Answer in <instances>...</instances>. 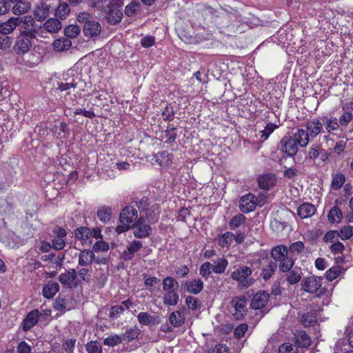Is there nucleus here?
I'll use <instances>...</instances> for the list:
<instances>
[{
    "mask_svg": "<svg viewBox=\"0 0 353 353\" xmlns=\"http://www.w3.org/2000/svg\"><path fill=\"white\" fill-rule=\"evenodd\" d=\"M77 21L83 24V32L88 38L97 37L101 31V24L88 12H80L77 15Z\"/></svg>",
    "mask_w": 353,
    "mask_h": 353,
    "instance_id": "obj_1",
    "label": "nucleus"
},
{
    "mask_svg": "<svg viewBox=\"0 0 353 353\" xmlns=\"http://www.w3.org/2000/svg\"><path fill=\"white\" fill-rule=\"evenodd\" d=\"M179 283L173 277H166L163 280V303L168 305L177 304L179 296L177 293Z\"/></svg>",
    "mask_w": 353,
    "mask_h": 353,
    "instance_id": "obj_2",
    "label": "nucleus"
},
{
    "mask_svg": "<svg viewBox=\"0 0 353 353\" xmlns=\"http://www.w3.org/2000/svg\"><path fill=\"white\" fill-rule=\"evenodd\" d=\"M272 256L279 261V268L283 272H288L294 265V259L288 253L287 247L279 245L274 248L271 252Z\"/></svg>",
    "mask_w": 353,
    "mask_h": 353,
    "instance_id": "obj_3",
    "label": "nucleus"
},
{
    "mask_svg": "<svg viewBox=\"0 0 353 353\" xmlns=\"http://www.w3.org/2000/svg\"><path fill=\"white\" fill-rule=\"evenodd\" d=\"M252 274V270L246 266H241L232 273V279L239 282V285L241 288H248L253 282L250 276Z\"/></svg>",
    "mask_w": 353,
    "mask_h": 353,
    "instance_id": "obj_4",
    "label": "nucleus"
},
{
    "mask_svg": "<svg viewBox=\"0 0 353 353\" xmlns=\"http://www.w3.org/2000/svg\"><path fill=\"white\" fill-rule=\"evenodd\" d=\"M32 34L30 31H23L21 37H19L14 46V51L16 54L21 55L29 52L32 47L30 39Z\"/></svg>",
    "mask_w": 353,
    "mask_h": 353,
    "instance_id": "obj_5",
    "label": "nucleus"
},
{
    "mask_svg": "<svg viewBox=\"0 0 353 353\" xmlns=\"http://www.w3.org/2000/svg\"><path fill=\"white\" fill-rule=\"evenodd\" d=\"M322 285V279L316 276L304 278L301 282V288L310 294L316 293Z\"/></svg>",
    "mask_w": 353,
    "mask_h": 353,
    "instance_id": "obj_6",
    "label": "nucleus"
},
{
    "mask_svg": "<svg viewBox=\"0 0 353 353\" xmlns=\"http://www.w3.org/2000/svg\"><path fill=\"white\" fill-rule=\"evenodd\" d=\"M246 311V301L244 296L235 297L232 300L230 312L234 318L241 319Z\"/></svg>",
    "mask_w": 353,
    "mask_h": 353,
    "instance_id": "obj_7",
    "label": "nucleus"
},
{
    "mask_svg": "<svg viewBox=\"0 0 353 353\" xmlns=\"http://www.w3.org/2000/svg\"><path fill=\"white\" fill-rule=\"evenodd\" d=\"M281 150L289 157L294 156L298 151V145L292 136L285 135L280 141Z\"/></svg>",
    "mask_w": 353,
    "mask_h": 353,
    "instance_id": "obj_8",
    "label": "nucleus"
},
{
    "mask_svg": "<svg viewBox=\"0 0 353 353\" xmlns=\"http://www.w3.org/2000/svg\"><path fill=\"white\" fill-rule=\"evenodd\" d=\"M65 83H61L59 85V89L61 91L68 90L72 88H74L79 80V76L74 70L70 69L64 74Z\"/></svg>",
    "mask_w": 353,
    "mask_h": 353,
    "instance_id": "obj_9",
    "label": "nucleus"
},
{
    "mask_svg": "<svg viewBox=\"0 0 353 353\" xmlns=\"http://www.w3.org/2000/svg\"><path fill=\"white\" fill-rule=\"evenodd\" d=\"M257 206L256 196L253 194H248L241 197L239 208L244 213L253 211Z\"/></svg>",
    "mask_w": 353,
    "mask_h": 353,
    "instance_id": "obj_10",
    "label": "nucleus"
},
{
    "mask_svg": "<svg viewBox=\"0 0 353 353\" xmlns=\"http://www.w3.org/2000/svg\"><path fill=\"white\" fill-rule=\"evenodd\" d=\"M134 235L137 238H144L151 232L150 226L143 219H139L133 225Z\"/></svg>",
    "mask_w": 353,
    "mask_h": 353,
    "instance_id": "obj_11",
    "label": "nucleus"
},
{
    "mask_svg": "<svg viewBox=\"0 0 353 353\" xmlns=\"http://www.w3.org/2000/svg\"><path fill=\"white\" fill-rule=\"evenodd\" d=\"M138 217L137 211L132 206L125 207L121 212L119 220L130 225Z\"/></svg>",
    "mask_w": 353,
    "mask_h": 353,
    "instance_id": "obj_12",
    "label": "nucleus"
},
{
    "mask_svg": "<svg viewBox=\"0 0 353 353\" xmlns=\"http://www.w3.org/2000/svg\"><path fill=\"white\" fill-rule=\"evenodd\" d=\"M75 236L82 245L89 246L92 244L91 230L87 227H81L75 231Z\"/></svg>",
    "mask_w": 353,
    "mask_h": 353,
    "instance_id": "obj_13",
    "label": "nucleus"
},
{
    "mask_svg": "<svg viewBox=\"0 0 353 353\" xmlns=\"http://www.w3.org/2000/svg\"><path fill=\"white\" fill-rule=\"evenodd\" d=\"M143 247L141 241L134 240L130 243L126 250L122 253V257L125 261H130L132 259L135 253H137Z\"/></svg>",
    "mask_w": 353,
    "mask_h": 353,
    "instance_id": "obj_14",
    "label": "nucleus"
},
{
    "mask_svg": "<svg viewBox=\"0 0 353 353\" xmlns=\"http://www.w3.org/2000/svg\"><path fill=\"white\" fill-rule=\"evenodd\" d=\"M269 294L265 292H259L253 297L250 303L253 309L263 308L268 303Z\"/></svg>",
    "mask_w": 353,
    "mask_h": 353,
    "instance_id": "obj_15",
    "label": "nucleus"
},
{
    "mask_svg": "<svg viewBox=\"0 0 353 353\" xmlns=\"http://www.w3.org/2000/svg\"><path fill=\"white\" fill-rule=\"evenodd\" d=\"M12 12L15 15H21L27 12L30 4L26 0H12Z\"/></svg>",
    "mask_w": 353,
    "mask_h": 353,
    "instance_id": "obj_16",
    "label": "nucleus"
},
{
    "mask_svg": "<svg viewBox=\"0 0 353 353\" xmlns=\"http://www.w3.org/2000/svg\"><path fill=\"white\" fill-rule=\"evenodd\" d=\"M20 21L18 17H11L8 21L0 23V33L4 35L9 34L18 26Z\"/></svg>",
    "mask_w": 353,
    "mask_h": 353,
    "instance_id": "obj_17",
    "label": "nucleus"
},
{
    "mask_svg": "<svg viewBox=\"0 0 353 353\" xmlns=\"http://www.w3.org/2000/svg\"><path fill=\"white\" fill-rule=\"evenodd\" d=\"M316 210V208L313 204L305 203L297 208V214L300 218L307 219L313 216Z\"/></svg>",
    "mask_w": 353,
    "mask_h": 353,
    "instance_id": "obj_18",
    "label": "nucleus"
},
{
    "mask_svg": "<svg viewBox=\"0 0 353 353\" xmlns=\"http://www.w3.org/2000/svg\"><path fill=\"white\" fill-rule=\"evenodd\" d=\"M258 182L260 188L268 190L274 185L276 178L272 174H265L259 177Z\"/></svg>",
    "mask_w": 353,
    "mask_h": 353,
    "instance_id": "obj_19",
    "label": "nucleus"
},
{
    "mask_svg": "<svg viewBox=\"0 0 353 353\" xmlns=\"http://www.w3.org/2000/svg\"><path fill=\"white\" fill-rule=\"evenodd\" d=\"M57 236L52 240V246L55 250H59L64 248L65 243L64 238L66 236V232L64 229L58 228L55 230Z\"/></svg>",
    "mask_w": 353,
    "mask_h": 353,
    "instance_id": "obj_20",
    "label": "nucleus"
},
{
    "mask_svg": "<svg viewBox=\"0 0 353 353\" xmlns=\"http://www.w3.org/2000/svg\"><path fill=\"white\" fill-rule=\"evenodd\" d=\"M39 312L34 310L28 313L23 321V330L27 331L30 330L38 321Z\"/></svg>",
    "mask_w": 353,
    "mask_h": 353,
    "instance_id": "obj_21",
    "label": "nucleus"
},
{
    "mask_svg": "<svg viewBox=\"0 0 353 353\" xmlns=\"http://www.w3.org/2000/svg\"><path fill=\"white\" fill-rule=\"evenodd\" d=\"M122 16L123 12L119 8L112 6L109 8L106 17L110 24L114 25L120 22Z\"/></svg>",
    "mask_w": 353,
    "mask_h": 353,
    "instance_id": "obj_22",
    "label": "nucleus"
},
{
    "mask_svg": "<svg viewBox=\"0 0 353 353\" xmlns=\"http://www.w3.org/2000/svg\"><path fill=\"white\" fill-rule=\"evenodd\" d=\"M305 128L309 137H314L321 132L323 125L319 120H312L307 123Z\"/></svg>",
    "mask_w": 353,
    "mask_h": 353,
    "instance_id": "obj_23",
    "label": "nucleus"
},
{
    "mask_svg": "<svg viewBox=\"0 0 353 353\" xmlns=\"http://www.w3.org/2000/svg\"><path fill=\"white\" fill-rule=\"evenodd\" d=\"M292 137L301 147H305L309 143V134L304 129H299Z\"/></svg>",
    "mask_w": 353,
    "mask_h": 353,
    "instance_id": "obj_24",
    "label": "nucleus"
},
{
    "mask_svg": "<svg viewBox=\"0 0 353 353\" xmlns=\"http://www.w3.org/2000/svg\"><path fill=\"white\" fill-rule=\"evenodd\" d=\"M94 259V254L90 250H84L79 253V264L82 266L90 265Z\"/></svg>",
    "mask_w": 353,
    "mask_h": 353,
    "instance_id": "obj_25",
    "label": "nucleus"
},
{
    "mask_svg": "<svg viewBox=\"0 0 353 353\" xmlns=\"http://www.w3.org/2000/svg\"><path fill=\"white\" fill-rule=\"evenodd\" d=\"M185 287L188 292L193 294H198L202 290L203 288V283L199 279H194L187 281L185 284Z\"/></svg>",
    "mask_w": 353,
    "mask_h": 353,
    "instance_id": "obj_26",
    "label": "nucleus"
},
{
    "mask_svg": "<svg viewBox=\"0 0 353 353\" xmlns=\"http://www.w3.org/2000/svg\"><path fill=\"white\" fill-rule=\"evenodd\" d=\"M76 271L71 270L70 271L61 274L59 276V281L63 285L71 288L76 278Z\"/></svg>",
    "mask_w": 353,
    "mask_h": 353,
    "instance_id": "obj_27",
    "label": "nucleus"
},
{
    "mask_svg": "<svg viewBox=\"0 0 353 353\" xmlns=\"http://www.w3.org/2000/svg\"><path fill=\"white\" fill-rule=\"evenodd\" d=\"M72 42L68 38H60L54 41L52 46L54 50L62 52L70 48Z\"/></svg>",
    "mask_w": 353,
    "mask_h": 353,
    "instance_id": "obj_28",
    "label": "nucleus"
},
{
    "mask_svg": "<svg viewBox=\"0 0 353 353\" xmlns=\"http://www.w3.org/2000/svg\"><path fill=\"white\" fill-rule=\"evenodd\" d=\"M43 26L46 31L54 33L61 28V23L57 19L51 18L44 23Z\"/></svg>",
    "mask_w": 353,
    "mask_h": 353,
    "instance_id": "obj_29",
    "label": "nucleus"
},
{
    "mask_svg": "<svg viewBox=\"0 0 353 353\" xmlns=\"http://www.w3.org/2000/svg\"><path fill=\"white\" fill-rule=\"evenodd\" d=\"M59 285L57 283H48L43 289V295L47 299L52 298L59 291Z\"/></svg>",
    "mask_w": 353,
    "mask_h": 353,
    "instance_id": "obj_30",
    "label": "nucleus"
},
{
    "mask_svg": "<svg viewBox=\"0 0 353 353\" xmlns=\"http://www.w3.org/2000/svg\"><path fill=\"white\" fill-rule=\"evenodd\" d=\"M49 14V8L43 3L38 5L34 10V15L38 21H43Z\"/></svg>",
    "mask_w": 353,
    "mask_h": 353,
    "instance_id": "obj_31",
    "label": "nucleus"
},
{
    "mask_svg": "<svg viewBox=\"0 0 353 353\" xmlns=\"http://www.w3.org/2000/svg\"><path fill=\"white\" fill-rule=\"evenodd\" d=\"M288 272H289L286 275V280L290 284H296L300 281L302 272L299 269L295 268Z\"/></svg>",
    "mask_w": 353,
    "mask_h": 353,
    "instance_id": "obj_32",
    "label": "nucleus"
},
{
    "mask_svg": "<svg viewBox=\"0 0 353 353\" xmlns=\"http://www.w3.org/2000/svg\"><path fill=\"white\" fill-rule=\"evenodd\" d=\"M295 338L297 344L301 347H307L311 344L310 336L304 332H299Z\"/></svg>",
    "mask_w": 353,
    "mask_h": 353,
    "instance_id": "obj_33",
    "label": "nucleus"
},
{
    "mask_svg": "<svg viewBox=\"0 0 353 353\" xmlns=\"http://www.w3.org/2000/svg\"><path fill=\"white\" fill-rule=\"evenodd\" d=\"M112 209L108 206H103L97 211V217L99 219L105 223L110 219L112 214Z\"/></svg>",
    "mask_w": 353,
    "mask_h": 353,
    "instance_id": "obj_34",
    "label": "nucleus"
},
{
    "mask_svg": "<svg viewBox=\"0 0 353 353\" xmlns=\"http://www.w3.org/2000/svg\"><path fill=\"white\" fill-rule=\"evenodd\" d=\"M328 221L332 223H340L342 219V212L338 207L332 208L327 216Z\"/></svg>",
    "mask_w": 353,
    "mask_h": 353,
    "instance_id": "obj_35",
    "label": "nucleus"
},
{
    "mask_svg": "<svg viewBox=\"0 0 353 353\" xmlns=\"http://www.w3.org/2000/svg\"><path fill=\"white\" fill-rule=\"evenodd\" d=\"M70 9L69 8V5L65 3H60L57 9L55 11L56 17H59L61 19H65L69 14Z\"/></svg>",
    "mask_w": 353,
    "mask_h": 353,
    "instance_id": "obj_36",
    "label": "nucleus"
},
{
    "mask_svg": "<svg viewBox=\"0 0 353 353\" xmlns=\"http://www.w3.org/2000/svg\"><path fill=\"white\" fill-rule=\"evenodd\" d=\"M330 249L331 252L335 255L342 254V252L344 250V245L341 242L336 241V243H334L330 245ZM336 259L339 263L343 261V256L340 255H339Z\"/></svg>",
    "mask_w": 353,
    "mask_h": 353,
    "instance_id": "obj_37",
    "label": "nucleus"
},
{
    "mask_svg": "<svg viewBox=\"0 0 353 353\" xmlns=\"http://www.w3.org/2000/svg\"><path fill=\"white\" fill-rule=\"evenodd\" d=\"M184 317L179 311L172 312L169 318L170 324L174 327H179L183 323H184Z\"/></svg>",
    "mask_w": 353,
    "mask_h": 353,
    "instance_id": "obj_38",
    "label": "nucleus"
},
{
    "mask_svg": "<svg viewBox=\"0 0 353 353\" xmlns=\"http://www.w3.org/2000/svg\"><path fill=\"white\" fill-rule=\"evenodd\" d=\"M212 265V271L215 273H223L228 266V261L225 259H219L216 260Z\"/></svg>",
    "mask_w": 353,
    "mask_h": 353,
    "instance_id": "obj_39",
    "label": "nucleus"
},
{
    "mask_svg": "<svg viewBox=\"0 0 353 353\" xmlns=\"http://www.w3.org/2000/svg\"><path fill=\"white\" fill-rule=\"evenodd\" d=\"M234 234L232 232L224 233L219 240V244L222 248H228L233 240Z\"/></svg>",
    "mask_w": 353,
    "mask_h": 353,
    "instance_id": "obj_40",
    "label": "nucleus"
},
{
    "mask_svg": "<svg viewBox=\"0 0 353 353\" xmlns=\"http://www.w3.org/2000/svg\"><path fill=\"white\" fill-rule=\"evenodd\" d=\"M304 248V245L301 241H296L290 245L288 248V253L290 254L292 256L294 255H298L301 253Z\"/></svg>",
    "mask_w": 353,
    "mask_h": 353,
    "instance_id": "obj_41",
    "label": "nucleus"
},
{
    "mask_svg": "<svg viewBox=\"0 0 353 353\" xmlns=\"http://www.w3.org/2000/svg\"><path fill=\"white\" fill-rule=\"evenodd\" d=\"M342 273V270L339 266H333L325 272V277L329 281H333L338 278Z\"/></svg>",
    "mask_w": 353,
    "mask_h": 353,
    "instance_id": "obj_42",
    "label": "nucleus"
},
{
    "mask_svg": "<svg viewBox=\"0 0 353 353\" xmlns=\"http://www.w3.org/2000/svg\"><path fill=\"white\" fill-rule=\"evenodd\" d=\"M324 125L327 132L336 130L339 128V124L336 119L323 118Z\"/></svg>",
    "mask_w": 353,
    "mask_h": 353,
    "instance_id": "obj_43",
    "label": "nucleus"
},
{
    "mask_svg": "<svg viewBox=\"0 0 353 353\" xmlns=\"http://www.w3.org/2000/svg\"><path fill=\"white\" fill-rule=\"evenodd\" d=\"M245 217L242 214L235 215L230 221V227L231 229L234 230L240 227L245 221Z\"/></svg>",
    "mask_w": 353,
    "mask_h": 353,
    "instance_id": "obj_44",
    "label": "nucleus"
},
{
    "mask_svg": "<svg viewBox=\"0 0 353 353\" xmlns=\"http://www.w3.org/2000/svg\"><path fill=\"white\" fill-rule=\"evenodd\" d=\"M339 237L342 240H347L353 236V227L344 226L339 230Z\"/></svg>",
    "mask_w": 353,
    "mask_h": 353,
    "instance_id": "obj_45",
    "label": "nucleus"
},
{
    "mask_svg": "<svg viewBox=\"0 0 353 353\" xmlns=\"http://www.w3.org/2000/svg\"><path fill=\"white\" fill-rule=\"evenodd\" d=\"M79 32L80 28L76 25L68 26L64 30L65 35L68 38H74L79 34Z\"/></svg>",
    "mask_w": 353,
    "mask_h": 353,
    "instance_id": "obj_46",
    "label": "nucleus"
},
{
    "mask_svg": "<svg viewBox=\"0 0 353 353\" xmlns=\"http://www.w3.org/2000/svg\"><path fill=\"white\" fill-rule=\"evenodd\" d=\"M140 4L137 1H132L130 3L127 5L125 8V14L128 17H132L137 14L139 10Z\"/></svg>",
    "mask_w": 353,
    "mask_h": 353,
    "instance_id": "obj_47",
    "label": "nucleus"
},
{
    "mask_svg": "<svg viewBox=\"0 0 353 353\" xmlns=\"http://www.w3.org/2000/svg\"><path fill=\"white\" fill-rule=\"evenodd\" d=\"M339 230H330L323 237L325 242L331 243L332 244L339 241Z\"/></svg>",
    "mask_w": 353,
    "mask_h": 353,
    "instance_id": "obj_48",
    "label": "nucleus"
},
{
    "mask_svg": "<svg viewBox=\"0 0 353 353\" xmlns=\"http://www.w3.org/2000/svg\"><path fill=\"white\" fill-rule=\"evenodd\" d=\"M86 350L88 353H101L102 347L99 342L90 341L86 345Z\"/></svg>",
    "mask_w": 353,
    "mask_h": 353,
    "instance_id": "obj_49",
    "label": "nucleus"
},
{
    "mask_svg": "<svg viewBox=\"0 0 353 353\" xmlns=\"http://www.w3.org/2000/svg\"><path fill=\"white\" fill-rule=\"evenodd\" d=\"M345 182V176L342 174H337L334 176L332 181V188L338 190L342 187Z\"/></svg>",
    "mask_w": 353,
    "mask_h": 353,
    "instance_id": "obj_50",
    "label": "nucleus"
},
{
    "mask_svg": "<svg viewBox=\"0 0 353 353\" xmlns=\"http://www.w3.org/2000/svg\"><path fill=\"white\" fill-rule=\"evenodd\" d=\"M20 21L18 22V26H22L24 29H28L32 26L34 24V19L29 15L24 16L23 17H18Z\"/></svg>",
    "mask_w": 353,
    "mask_h": 353,
    "instance_id": "obj_51",
    "label": "nucleus"
},
{
    "mask_svg": "<svg viewBox=\"0 0 353 353\" xmlns=\"http://www.w3.org/2000/svg\"><path fill=\"white\" fill-rule=\"evenodd\" d=\"M122 341V339L119 335H111L104 339L103 343L108 346H114L119 344Z\"/></svg>",
    "mask_w": 353,
    "mask_h": 353,
    "instance_id": "obj_52",
    "label": "nucleus"
},
{
    "mask_svg": "<svg viewBox=\"0 0 353 353\" xmlns=\"http://www.w3.org/2000/svg\"><path fill=\"white\" fill-rule=\"evenodd\" d=\"M109 244L107 242L103 241L102 239L97 241L93 245V250L95 252H106L109 250Z\"/></svg>",
    "mask_w": 353,
    "mask_h": 353,
    "instance_id": "obj_53",
    "label": "nucleus"
},
{
    "mask_svg": "<svg viewBox=\"0 0 353 353\" xmlns=\"http://www.w3.org/2000/svg\"><path fill=\"white\" fill-rule=\"evenodd\" d=\"M316 321V318L312 314H303L301 316V322L305 327L312 325Z\"/></svg>",
    "mask_w": 353,
    "mask_h": 353,
    "instance_id": "obj_54",
    "label": "nucleus"
},
{
    "mask_svg": "<svg viewBox=\"0 0 353 353\" xmlns=\"http://www.w3.org/2000/svg\"><path fill=\"white\" fill-rule=\"evenodd\" d=\"M276 128L277 125L274 123H268L265 129L261 132V138L266 140Z\"/></svg>",
    "mask_w": 353,
    "mask_h": 353,
    "instance_id": "obj_55",
    "label": "nucleus"
},
{
    "mask_svg": "<svg viewBox=\"0 0 353 353\" xmlns=\"http://www.w3.org/2000/svg\"><path fill=\"white\" fill-rule=\"evenodd\" d=\"M139 334V330L136 328H130L126 330L125 333L123 335V339H126L128 341H132L133 339L138 337Z\"/></svg>",
    "mask_w": 353,
    "mask_h": 353,
    "instance_id": "obj_56",
    "label": "nucleus"
},
{
    "mask_svg": "<svg viewBox=\"0 0 353 353\" xmlns=\"http://www.w3.org/2000/svg\"><path fill=\"white\" fill-rule=\"evenodd\" d=\"M12 39L10 37L0 36V50H6L11 47Z\"/></svg>",
    "mask_w": 353,
    "mask_h": 353,
    "instance_id": "obj_57",
    "label": "nucleus"
},
{
    "mask_svg": "<svg viewBox=\"0 0 353 353\" xmlns=\"http://www.w3.org/2000/svg\"><path fill=\"white\" fill-rule=\"evenodd\" d=\"M212 265L209 262H205L200 267L199 272L203 277H207L212 272Z\"/></svg>",
    "mask_w": 353,
    "mask_h": 353,
    "instance_id": "obj_58",
    "label": "nucleus"
},
{
    "mask_svg": "<svg viewBox=\"0 0 353 353\" xmlns=\"http://www.w3.org/2000/svg\"><path fill=\"white\" fill-rule=\"evenodd\" d=\"M353 115L350 112H345L339 118V125L346 126L352 119Z\"/></svg>",
    "mask_w": 353,
    "mask_h": 353,
    "instance_id": "obj_59",
    "label": "nucleus"
},
{
    "mask_svg": "<svg viewBox=\"0 0 353 353\" xmlns=\"http://www.w3.org/2000/svg\"><path fill=\"white\" fill-rule=\"evenodd\" d=\"M248 325L245 323L240 324L234 330V335L237 339L242 338L248 331Z\"/></svg>",
    "mask_w": 353,
    "mask_h": 353,
    "instance_id": "obj_60",
    "label": "nucleus"
},
{
    "mask_svg": "<svg viewBox=\"0 0 353 353\" xmlns=\"http://www.w3.org/2000/svg\"><path fill=\"white\" fill-rule=\"evenodd\" d=\"M12 7V0H0V14H6Z\"/></svg>",
    "mask_w": 353,
    "mask_h": 353,
    "instance_id": "obj_61",
    "label": "nucleus"
},
{
    "mask_svg": "<svg viewBox=\"0 0 353 353\" xmlns=\"http://www.w3.org/2000/svg\"><path fill=\"white\" fill-rule=\"evenodd\" d=\"M279 353H296V349L291 343H284L279 347Z\"/></svg>",
    "mask_w": 353,
    "mask_h": 353,
    "instance_id": "obj_62",
    "label": "nucleus"
},
{
    "mask_svg": "<svg viewBox=\"0 0 353 353\" xmlns=\"http://www.w3.org/2000/svg\"><path fill=\"white\" fill-rule=\"evenodd\" d=\"M17 353H31V347L25 341L19 343L17 347Z\"/></svg>",
    "mask_w": 353,
    "mask_h": 353,
    "instance_id": "obj_63",
    "label": "nucleus"
},
{
    "mask_svg": "<svg viewBox=\"0 0 353 353\" xmlns=\"http://www.w3.org/2000/svg\"><path fill=\"white\" fill-rule=\"evenodd\" d=\"M206 353H229V349L224 344H219L213 350H209Z\"/></svg>",
    "mask_w": 353,
    "mask_h": 353,
    "instance_id": "obj_64",
    "label": "nucleus"
}]
</instances>
